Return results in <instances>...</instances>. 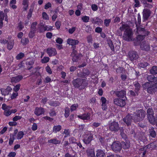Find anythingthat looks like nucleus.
Here are the masks:
<instances>
[{
  "label": "nucleus",
  "mask_w": 157,
  "mask_h": 157,
  "mask_svg": "<svg viewBox=\"0 0 157 157\" xmlns=\"http://www.w3.org/2000/svg\"><path fill=\"white\" fill-rule=\"evenodd\" d=\"M145 116V113L143 110L140 109L136 110V112L132 115H128L124 119V121L127 125H128L131 123L132 120L135 122L140 121L142 120Z\"/></svg>",
  "instance_id": "1"
},
{
  "label": "nucleus",
  "mask_w": 157,
  "mask_h": 157,
  "mask_svg": "<svg viewBox=\"0 0 157 157\" xmlns=\"http://www.w3.org/2000/svg\"><path fill=\"white\" fill-rule=\"evenodd\" d=\"M120 29L121 31L125 30L123 36V38L124 40L128 41L132 40V31L127 25H123L121 27H120Z\"/></svg>",
  "instance_id": "2"
},
{
  "label": "nucleus",
  "mask_w": 157,
  "mask_h": 157,
  "mask_svg": "<svg viewBox=\"0 0 157 157\" xmlns=\"http://www.w3.org/2000/svg\"><path fill=\"white\" fill-rule=\"evenodd\" d=\"M121 145L124 149L128 148L130 146L129 143L127 142L126 144H125L124 142H122L121 144L120 142L116 141L112 145V149L115 151H119L121 148Z\"/></svg>",
  "instance_id": "3"
},
{
  "label": "nucleus",
  "mask_w": 157,
  "mask_h": 157,
  "mask_svg": "<svg viewBox=\"0 0 157 157\" xmlns=\"http://www.w3.org/2000/svg\"><path fill=\"white\" fill-rule=\"evenodd\" d=\"M151 82H147L143 84V87L144 88L147 89V90L148 93L152 94L157 90V82L154 86H151Z\"/></svg>",
  "instance_id": "4"
},
{
  "label": "nucleus",
  "mask_w": 157,
  "mask_h": 157,
  "mask_svg": "<svg viewBox=\"0 0 157 157\" xmlns=\"http://www.w3.org/2000/svg\"><path fill=\"white\" fill-rule=\"evenodd\" d=\"M126 98L125 97H123L114 99V104L118 106L122 107L125 105V100Z\"/></svg>",
  "instance_id": "5"
},
{
  "label": "nucleus",
  "mask_w": 157,
  "mask_h": 157,
  "mask_svg": "<svg viewBox=\"0 0 157 157\" xmlns=\"http://www.w3.org/2000/svg\"><path fill=\"white\" fill-rule=\"evenodd\" d=\"M153 112L152 109L149 108L147 110V116L150 122L152 124L155 123V120L153 116Z\"/></svg>",
  "instance_id": "6"
},
{
  "label": "nucleus",
  "mask_w": 157,
  "mask_h": 157,
  "mask_svg": "<svg viewBox=\"0 0 157 157\" xmlns=\"http://www.w3.org/2000/svg\"><path fill=\"white\" fill-rule=\"evenodd\" d=\"M83 141L86 144H89L93 139V135L90 132H88L83 136Z\"/></svg>",
  "instance_id": "7"
},
{
  "label": "nucleus",
  "mask_w": 157,
  "mask_h": 157,
  "mask_svg": "<svg viewBox=\"0 0 157 157\" xmlns=\"http://www.w3.org/2000/svg\"><path fill=\"white\" fill-rule=\"evenodd\" d=\"M12 108V107L7 106L6 104H4L2 105V108L4 110V114L6 116H9L11 114V110L10 109Z\"/></svg>",
  "instance_id": "8"
},
{
  "label": "nucleus",
  "mask_w": 157,
  "mask_h": 157,
  "mask_svg": "<svg viewBox=\"0 0 157 157\" xmlns=\"http://www.w3.org/2000/svg\"><path fill=\"white\" fill-rule=\"evenodd\" d=\"M73 84L75 87H78L80 86H85L84 81L83 79H77L73 81Z\"/></svg>",
  "instance_id": "9"
},
{
  "label": "nucleus",
  "mask_w": 157,
  "mask_h": 157,
  "mask_svg": "<svg viewBox=\"0 0 157 157\" xmlns=\"http://www.w3.org/2000/svg\"><path fill=\"white\" fill-rule=\"evenodd\" d=\"M109 128L111 131H116L118 130L119 128L118 123L114 122H112L109 125Z\"/></svg>",
  "instance_id": "10"
},
{
  "label": "nucleus",
  "mask_w": 157,
  "mask_h": 157,
  "mask_svg": "<svg viewBox=\"0 0 157 157\" xmlns=\"http://www.w3.org/2000/svg\"><path fill=\"white\" fill-rule=\"evenodd\" d=\"M17 129L14 130V135H13L14 138L18 140L21 139L23 136L24 133L22 131H20L17 133Z\"/></svg>",
  "instance_id": "11"
},
{
  "label": "nucleus",
  "mask_w": 157,
  "mask_h": 157,
  "mask_svg": "<svg viewBox=\"0 0 157 157\" xmlns=\"http://www.w3.org/2000/svg\"><path fill=\"white\" fill-rule=\"evenodd\" d=\"M101 106L102 109L103 110H106L107 108V104L108 103V101L104 97H101Z\"/></svg>",
  "instance_id": "12"
},
{
  "label": "nucleus",
  "mask_w": 157,
  "mask_h": 157,
  "mask_svg": "<svg viewBox=\"0 0 157 157\" xmlns=\"http://www.w3.org/2000/svg\"><path fill=\"white\" fill-rule=\"evenodd\" d=\"M5 17V20L6 21H8L7 16V15H4V13L2 12H0V29L2 26L3 24L2 21L3 20L4 17Z\"/></svg>",
  "instance_id": "13"
},
{
  "label": "nucleus",
  "mask_w": 157,
  "mask_h": 157,
  "mask_svg": "<svg viewBox=\"0 0 157 157\" xmlns=\"http://www.w3.org/2000/svg\"><path fill=\"white\" fill-rule=\"evenodd\" d=\"M12 90V89L10 86H8L6 89H2L1 91L2 95H8Z\"/></svg>",
  "instance_id": "14"
},
{
  "label": "nucleus",
  "mask_w": 157,
  "mask_h": 157,
  "mask_svg": "<svg viewBox=\"0 0 157 157\" xmlns=\"http://www.w3.org/2000/svg\"><path fill=\"white\" fill-rule=\"evenodd\" d=\"M44 112V109L41 107L36 108L34 111V113L37 116H39L43 114Z\"/></svg>",
  "instance_id": "15"
},
{
  "label": "nucleus",
  "mask_w": 157,
  "mask_h": 157,
  "mask_svg": "<svg viewBox=\"0 0 157 157\" xmlns=\"http://www.w3.org/2000/svg\"><path fill=\"white\" fill-rule=\"evenodd\" d=\"M143 17L144 20H147L150 16L151 12L150 10L145 8L143 10Z\"/></svg>",
  "instance_id": "16"
},
{
  "label": "nucleus",
  "mask_w": 157,
  "mask_h": 157,
  "mask_svg": "<svg viewBox=\"0 0 157 157\" xmlns=\"http://www.w3.org/2000/svg\"><path fill=\"white\" fill-rule=\"evenodd\" d=\"M37 31L38 32L40 33L46 31L45 26L43 22H40L38 25Z\"/></svg>",
  "instance_id": "17"
},
{
  "label": "nucleus",
  "mask_w": 157,
  "mask_h": 157,
  "mask_svg": "<svg viewBox=\"0 0 157 157\" xmlns=\"http://www.w3.org/2000/svg\"><path fill=\"white\" fill-rule=\"evenodd\" d=\"M47 53L50 56H55L57 54L56 50L54 48H48Z\"/></svg>",
  "instance_id": "18"
},
{
  "label": "nucleus",
  "mask_w": 157,
  "mask_h": 157,
  "mask_svg": "<svg viewBox=\"0 0 157 157\" xmlns=\"http://www.w3.org/2000/svg\"><path fill=\"white\" fill-rule=\"evenodd\" d=\"M67 43L69 45L74 46L78 44L79 41L77 40L68 38L67 40Z\"/></svg>",
  "instance_id": "19"
},
{
  "label": "nucleus",
  "mask_w": 157,
  "mask_h": 157,
  "mask_svg": "<svg viewBox=\"0 0 157 157\" xmlns=\"http://www.w3.org/2000/svg\"><path fill=\"white\" fill-rule=\"evenodd\" d=\"M140 47L141 49L143 50L148 51L150 49L149 46L146 44L145 42L144 41L142 42L140 44Z\"/></svg>",
  "instance_id": "20"
},
{
  "label": "nucleus",
  "mask_w": 157,
  "mask_h": 157,
  "mask_svg": "<svg viewBox=\"0 0 157 157\" xmlns=\"http://www.w3.org/2000/svg\"><path fill=\"white\" fill-rule=\"evenodd\" d=\"M22 78L23 77L21 75H18L12 77L11 79V81L13 82H17L20 81Z\"/></svg>",
  "instance_id": "21"
},
{
  "label": "nucleus",
  "mask_w": 157,
  "mask_h": 157,
  "mask_svg": "<svg viewBox=\"0 0 157 157\" xmlns=\"http://www.w3.org/2000/svg\"><path fill=\"white\" fill-rule=\"evenodd\" d=\"M96 157H105L104 152L101 150H98L96 151Z\"/></svg>",
  "instance_id": "22"
},
{
  "label": "nucleus",
  "mask_w": 157,
  "mask_h": 157,
  "mask_svg": "<svg viewBox=\"0 0 157 157\" xmlns=\"http://www.w3.org/2000/svg\"><path fill=\"white\" fill-rule=\"evenodd\" d=\"M90 114L89 113L84 114L82 116H78V117L80 118L83 120H88L90 119Z\"/></svg>",
  "instance_id": "23"
},
{
  "label": "nucleus",
  "mask_w": 157,
  "mask_h": 157,
  "mask_svg": "<svg viewBox=\"0 0 157 157\" xmlns=\"http://www.w3.org/2000/svg\"><path fill=\"white\" fill-rule=\"evenodd\" d=\"M34 5L33 4H32L31 5L27 15L28 18H29L32 17V13L34 9Z\"/></svg>",
  "instance_id": "24"
},
{
  "label": "nucleus",
  "mask_w": 157,
  "mask_h": 157,
  "mask_svg": "<svg viewBox=\"0 0 157 157\" xmlns=\"http://www.w3.org/2000/svg\"><path fill=\"white\" fill-rule=\"evenodd\" d=\"M76 53V51L74 50L71 54V56L72 57V60L73 61H76L78 59Z\"/></svg>",
  "instance_id": "25"
},
{
  "label": "nucleus",
  "mask_w": 157,
  "mask_h": 157,
  "mask_svg": "<svg viewBox=\"0 0 157 157\" xmlns=\"http://www.w3.org/2000/svg\"><path fill=\"white\" fill-rule=\"evenodd\" d=\"M130 58L131 60L135 59L137 58L138 55L136 53L134 52H132L129 53V55Z\"/></svg>",
  "instance_id": "26"
},
{
  "label": "nucleus",
  "mask_w": 157,
  "mask_h": 157,
  "mask_svg": "<svg viewBox=\"0 0 157 157\" xmlns=\"http://www.w3.org/2000/svg\"><path fill=\"white\" fill-rule=\"evenodd\" d=\"M147 79L149 81L155 82L157 81V77H155L153 75H151L148 76Z\"/></svg>",
  "instance_id": "27"
},
{
  "label": "nucleus",
  "mask_w": 157,
  "mask_h": 157,
  "mask_svg": "<svg viewBox=\"0 0 157 157\" xmlns=\"http://www.w3.org/2000/svg\"><path fill=\"white\" fill-rule=\"evenodd\" d=\"M87 152L89 157H95L94 152L93 150H88Z\"/></svg>",
  "instance_id": "28"
},
{
  "label": "nucleus",
  "mask_w": 157,
  "mask_h": 157,
  "mask_svg": "<svg viewBox=\"0 0 157 157\" xmlns=\"http://www.w3.org/2000/svg\"><path fill=\"white\" fill-rule=\"evenodd\" d=\"M93 22L95 24H98L99 25L102 23V21L101 19L98 18H96V19L94 18L93 19Z\"/></svg>",
  "instance_id": "29"
},
{
  "label": "nucleus",
  "mask_w": 157,
  "mask_h": 157,
  "mask_svg": "<svg viewBox=\"0 0 157 157\" xmlns=\"http://www.w3.org/2000/svg\"><path fill=\"white\" fill-rule=\"evenodd\" d=\"M14 44V41L11 40L8 43L7 48L9 50H11L13 48Z\"/></svg>",
  "instance_id": "30"
},
{
  "label": "nucleus",
  "mask_w": 157,
  "mask_h": 157,
  "mask_svg": "<svg viewBox=\"0 0 157 157\" xmlns=\"http://www.w3.org/2000/svg\"><path fill=\"white\" fill-rule=\"evenodd\" d=\"M48 142L49 143H51L54 144H59L60 141L59 140H57L56 139H54L48 140Z\"/></svg>",
  "instance_id": "31"
},
{
  "label": "nucleus",
  "mask_w": 157,
  "mask_h": 157,
  "mask_svg": "<svg viewBox=\"0 0 157 157\" xmlns=\"http://www.w3.org/2000/svg\"><path fill=\"white\" fill-rule=\"evenodd\" d=\"M150 72L151 74L153 75L156 74L157 73V67L153 66L151 69Z\"/></svg>",
  "instance_id": "32"
},
{
  "label": "nucleus",
  "mask_w": 157,
  "mask_h": 157,
  "mask_svg": "<svg viewBox=\"0 0 157 157\" xmlns=\"http://www.w3.org/2000/svg\"><path fill=\"white\" fill-rule=\"evenodd\" d=\"M49 104L52 106H56L59 105L60 103L57 101H51L49 102Z\"/></svg>",
  "instance_id": "33"
},
{
  "label": "nucleus",
  "mask_w": 157,
  "mask_h": 157,
  "mask_svg": "<svg viewBox=\"0 0 157 157\" xmlns=\"http://www.w3.org/2000/svg\"><path fill=\"white\" fill-rule=\"evenodd\" d=\"M125 94V92L123 90L117 93V95L118 97H121V98L124 97Z\"/></svg>",
  "instance_id": "34"
},
{
  "label": "nucleus",
  "mask_w": 157,
  "mask_h": 157,
  "mask_svg": "<svg viewBox=\"0 0 157 157\" xmlns=\"http://www.w3.org/2000/svg\"><path fill=\"white\" fill-rule=\"evenodd\" d=\"M61 129V126L60 125L55 126L53 128V131L56 132L59 131Z\"/></svg>",
  "instance_id": "35"
},
{
  "label": "nucleus",
  "mask_w": 157,
  "mask_h": 157,
  "mask_svg": "<svg viewBox=\"0 0 157 157\" xmlns=\"http://www.w3.org/2000/svg\"><path fill=\"white\" fill-rule=\"evenodd\" d=\"M149 133L150 136L152 137H155L156 136L155 132L153 128H151Z\"/></svg>",
  "instance_id": "36"
},
{
  "label": "nucleus",
  "mask_w": 157,
  "mask_h": 157,
  "mask_svg": "<svg viewBox=\"0 0 157 157\" xmlns=\"http://www.w3.org/2000/svg\"><path fill=\"white\" fill-rule=\"evenodd\" d=\"M81 19L83 22H87L89 21L90 17L88 16H84L82 17Z\"/></svg>",
  "instance_id": "37"
},
{
  "label": "nucleus",
  "mask_w": 157,
  "mask_h": 157,
  "mask_svg": "<svg viewBox=\"0 0 157 157\" xmlns=\"http://www.w3.org/2000/svg\"><path fill=\"white\" fill-rule=\"evenodd\" d=\"M37 23V22H35L32 23L31 26V29L33 31H36V26Z\"/></svg>",
  "instance_id": "38"
},
{
  "label": "nucleus",
  "mask_w": 157,
  "mask_h": 157,
  "mask_svg": "<svg viewBox=\"0 0 157 157\" xmlns=\"http://www.w3.org/2000/svg\"><path fill=\"white\" fill-rule=\"evenodd\" d=\"M42 17L43 19H44L48 20L49 19V17L48 15L45 12H43L42 13Z\"/></svg>",
  "instance_id": "39"
},
{
  "label": "nucleus",
  "mask_w": 157,
  "mask_h": 157,
  "mask_svg": "<svg viewBox=\"0 0 157 157\" xmlns=\"http://www.w3.org/2000/svg\"><path fill=\"white\" fill-rule=\"evenodd\" d=\"M18 92H13L10 96V98L11 99H13L16 98L18 96Z\"/></svg>",
  "instance_id": "40"
},
{
  "label": "nucleus",
  "mask_w": 157,
  "mask_h": 157,
  "mask_svg": "<svg viewBox=\"0 0 157 157\" xmlns=\"http://www.w3.org/2000/svg\"><path fill=\"white\" fill-rule=\"evenodd\" d=\"M49 58L47 57H44L41 59V62L42 63H46L49 61Z\"/></svg>",
  "instance_id": "41"
},
{
  "label": "nucleus",
  "mask_w": 157,
  "mask_h": 157,
  "mask_svg": "<svg viewBox=\"0 0 157 157\" xmlns=\"http://www.w3.org/2000/svg\"><path fill=\"white\" fill-rule=\"evenodd\" d=\"M78 107V105L77 104H74L71 106L70 110L71 111L75 110Z\"/></svg>",
  "instance_id": "42"
},
{
  "label": "nucleus",
  "mask_w": 157,
  "mask_h": 157,
  "mask_svg": "<svg viewBox=\"0 0 157 157\" xmlns=\"http://www.w3.org/2000/svg\"><path fill=\"white\" fill-rule=\"evenodd\" d=\"M135 87V92L136 93L139 90L140 88V85L138 82H136L134 84Z\"/></svg>",
  "instance_id": "43"
},
{
  "label": "nucleus",
  "mask_w": 157,
  "mask_h": 157,
  "mask_svg": "<svg viewBox=\"0 0 157 157\" xmlns=\"http://www.w3.org/2000/svg\"><path fill=\"white\" fill-rule=\"evenodd\" d=\"M21 85L20 84H17L14 86L13 88V90L15 92H17L20 89Z\"/></svg>",
  "instance_id": "44"
},
{
  "label": "nucleus",
  "mask_w": 157,
  "mask_h": 157,
  "mask_svg": "<svg viewBox=\"0 0 157 157\" xmlns=\"http://www.w3.org/2000/svg\"><path fill=\"white\" fill-rule=\"evenodd\" d=\"M29 40L28 39L24 38L22 39L21 40V43L23 44H25L29 42Z\"/></svg>",
  "instance_id": "45"
},
{
  "label": "nucleus",
  "mask_w": 157,
  "mask_h": 157,
  "mask_svg": "<svg viewBox=\"0 0 157 157\" xmlns=\"http://www.w3.org/2000/svg\"><path fill=\"white\" fill-rule=\"evenodd\" d=\"M15 139L13 135H11L9 142V144L10 145H11L13 143L14 140Z\"/></svg>",
  "instance_id": "46"
},
{
  "label": "nucleus",
  "mask_w": 157,
  "mask_h": 157,
  "mask_svg": "<svg viewBox=\"0 0 157 157\" xmlns=\"http://www.w3.org/2000/svg\"><path fill=\"white\" fill-rule=\"evenodd\" d=\"M36 31H33L31 29V31L29 33V36L31 38H33L35 35V32Z\"/></svg>",
  "instance_id": "47"
},
{
  "label": "nucleus",
  "mask_w": 157,
  "mask_h": 157,
  "mask_svg": "<svg viewBox=\"0 0 157 157\" xmlns=\"http://www.w3.org/2000/svg\"><path fill=\"white\" fill-rule=\"evenodd\" d=\"M24 56V54L22 53H20L17 56L16 58L17 59H21Z\"/></svg>",
  "instance_id": "48"
},
{
  "label": "nucleus",
  "mask_w": 157,
  "mask_h": 157,
  "mask_svg": "<svg viewBox=\"0 0 157 157\" xmlns=\"http://www.w3.org/2000/svg\"><path fill=\"white\" fill-rule=\"evenodd\" d=\"M56 41L57 43L61 44L63 43V40L61 38L59 37L56 40Z\"/></svg>",
  "instance_id": "49"
},
{
  "label": "nucleus",
  "mask_w": 157,
  "mask_h": 157,
  "mask_svg": "<svg viewBox=\"0 0 157 157\" xmlns=\"http://www.w3.org/2000/svg\"><path fill=\"white\" fill-rule=\"evenodd\" d=\"M21 117L19 116H16L13 119V121H17L18 120H20L21 118Z\"/></svg>",
  "instance_id": "50"
},
{
  "label": "nucleus",
  "mask_w": 157,
  "mask_h": 157,
  "mask_svg": "<svg viewBox=\"0 0 157 157\" xmlns=\"http://www.w3.org/2000/svg\"><path fill=\"white\" fill-rule=\"evenodd\" d=\"M91 8L93 10L96 11L98 9L97 6L95 4H92L91 5Z\"/></svg>",
  "instance_id": "51"
},
{
  "label": "nucleus",
  "mask_w": 157,
  "mask_h": 157,
  "mask_svg": "<svg viewBox=\"0 0 157 157\" xmlns=\"http://www.w3.org/2000/svg\"><path fill=\"white\" fill-rule=\"evenodd\" d=\"M52 6V4L50 2H48L47 4H46L44 6V9H48L49 8L51 7Z\"/></svg>",
  "instance_id": "52"
},
{
  "label": "nucleus",
  "mask_w": 157,
  "mask_h": 157,
  "mask_svg": "<svg viewBox=\"0 0 157 157\" xmlns=\"http://www.w3.org/2000/svg\"><path fill=\"white\" fill-rule=\"evenodd\" d=\"M37 129V125L36 123H34L33 124L32 127V129L33 131H35Z\"/></svg>",
  "instance_id": "53"
},
{
  "label": "nucleus",
  "mask_w": 157,
  "mask_h": 157,
  "mask_svg": "<svg viewBox=\"0 0 157 157\" xmlns=\"http://www.w3.org/2000/svg\"><path fill=\"white\" fill-rule=\"evenodd\" d=\"M144 37L143 35H139L137 38V40L138 41H140L141 40H142L144 38Z\"/></svg>",
  "instance_id": "54"
},
{
  "label": "nucleus",
  "mask_w": 157,
  "mask_h": 157,
  "mask_svg": "<svg viewBox=\"0 0 157 157\" xmlns=\"http://www.w3.org/2000/svg\"><path fill=\"white\" fill-rule=\"evenodd\" d=\"M110 21V19H105L104 21V24L107 26L109 25Z\"/></svg>",
  "instance_id": "55"
},
{
  "label": "nucleus",
  "mask_w": 157,
  "mask_h": 157,
  "mask_svg": "<svg viewBox=\"0 0 157 157\" xmlns=\"http://www.w3.org/2000/svg\"><path fill=\"white\" fill-rule=\"evenodd\" d=\"M24 28V26L21 23H20L17 27V29L19 31L21 30Z\"/></svg>",
  "instance_id": "56"
},
{
  "label": "nucleus",
  "mask_w": 157,
  "mask_h": 157,
  "mask_svg": "<svg viewBox=\"0 0 157 157\" xmlns=\"http://www.w3.org/2000/svg\"><path fill=\"white\" fill-rule=\"evenodd\" d=\"M75 29L76 28L75 27H73L72 28L69 29L68 31L69 33L70 34H72L75 30Z\"/></svg>",
  "instance_id": "57"
},
{
  "label": "nucleus",
  "mask_w": 157,
  "mask_h": 157,
  "mask_svg": "<svg viewBox=\"0 0 157 157\" xmlns=\"http://www.w3.org/2000/svg\"><path fill=\"white\" fill-rule=\"evenodd\" d=\"M16 155L15 152H11L8 155V157H14Z\"/></svg>",
  "instance_id": "58"
},
{
  "label": "nucleus",
  "mask_w": 157,
  "mask_h": 157,
  "mask_svg": "<svg viewBox=\"0 0 157 157\" xmlns=\"http://www.w3.org/2000/svg\"><path fill=\"white\" fill-rule=\"evenodd\" d=\"M87 40L88 43L92 42V38L91 35H89L87 37Z\"/></svg>",
  "instance_id": "59"
},
{
  "label": "nucleus",
  "mask_w": 157,
  "mask_h": 157,
  "mask_svg": "<svg viewBox=\"0 0 157 157\" xmlns=\"http://www.w3.org/2000/svg\"><path fill=\"white\" fill-rule=\"evenodd\" d=\"M139 66L141 67L144 68L147 66V63H141L139 64Z\"/></svg>",
  "instance_id": "60"
},
{
  "label": "nucleus",
  "mask_w": 157,
  "mask_h": 157,
  "mask_svg": "<svg viewBox=\"0 0 157 157\" xmlns=\"http://www.w3.org/2000/svg\"><path fill=\"white\" fill-rule=\"evenodd\" d=\"M46 70L47 72H48V73L51 74L52 73V71L51 70V69L49 66H47L46 67Z\"/></svg>",
  "instance_id": "61"
},
{
  "label": "nucleus",
  "mask_w": 157,
  "mask_h": 157,
  "mask_svg": "<svg viewBox=\"0 0 157 157\" xmlns=\"http://www.w3.org/2000/svg\"><path fill=\"white\" fill-rule=\"evenodd\" d=\"M55 25L57 29H59L60 28L61 25L60 22L59 21H56V23Z\"/></svg>",
  "instance_id": "62"
},
{
  "label": "nucleus",
  "mask_w": 157,
  "mask_h": 157,
  "mask_svg": "<svg viewBox=\"0 0 157 157\" xmlns=\"http://www.w3.org/2000/svg\"><path fill=\"white\" fill-rule=\"evenodd\" d=\"M95 32L97 33H99L101 32L102 29L100 27H98L95 29Z\"/></svg>",
  "instance_id": "63"
},
{
  "label": "nucleus",
  "mask_w": 157,
  "mask_h": 157,
  "mask_svg": "<svg viewBox=\"0 0 157 157\" xmlns=\"http://www.w3.org/2000/svg\"><path fill=\"white\" fill-rule=\"evenodd\" d=\"M34 63V61L33 60H32L30 61H27L26 62V64L27 65H33Z\"/></svg>",
  "instance_id": "64"
}]
</instances>
